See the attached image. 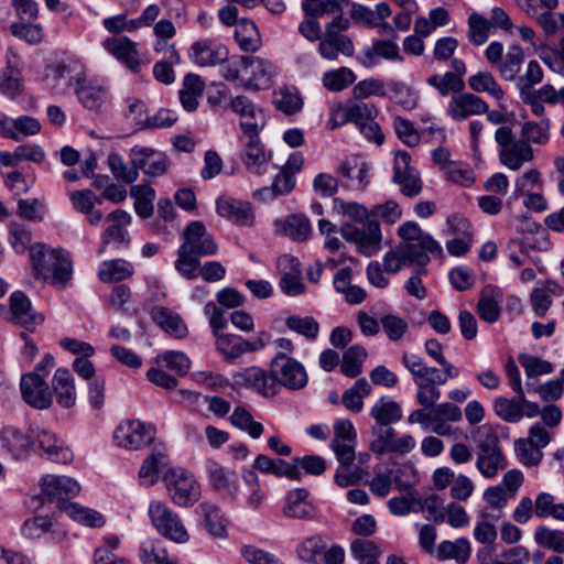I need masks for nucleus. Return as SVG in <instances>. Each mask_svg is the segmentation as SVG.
<instances>
[{
	"label": "nucleus",
	"mask_w": 564,
	"mask_h": 564,
	"mask_svg": "<svg viewBox=\"0 0 564 564\" xmlns=\"http://www.w3.org/2000/svg\"><path fill=\"white\" fill-rule=\"evenodd\" d=\"M400 242L386 252L384 271L398 273L403 267L417 265L424 268L434 258H444L443 248L429 232L422 230L415 221L409 220L398 228Z\"/></svg>",
	"instance_id": "nucleus-1"
},
{
	"label": "nucleus",
	"mask_w": 564,
	"mask_h": 564,
	"mask_svg": "<svg viewBox=\"0 0 564 564\" xmlns=\"http://www.w3.org/2000/svg\"><path fill=\"white\" fill-rule=\"evenodd\" d=\"M183 237L174 268L183 278L194 280L198 276L200 258L216 254L217 243L200 221L189 223Z\"/></svg>",
	"instance_id": "nucleus-2"
},
{
	"label": "nucleus",
	"mask_w": 564,
	"mask_h": 564,
	"mask_svg": "<svg viewBox=\"0 0 564 564\" xmlns=\"http://www.w3.org/2000/svg\"><path fill=\"white\" fill-rule=\"evenodd\" d=\"M31 262L36 279L66 285L72 279L73 268L69 254L62 249H47L43 243L31 247Z\"/></svg>",
	"instance_id": "nucleus-3"
},
{
	"label": "nucleus",
	"mask_w": 564,
	"mask_h": 564,
	"mask_svg": "<svg viewBox=\"0 0 564 564\" xmlns=\"http://www.w3.org/2000/svg\"><path fill=\"white\" fill-rule=\"evenodd\" d=\"M473 435H477L476 468L485 478H495L508 466L507 458L499 445V440L492 429L487 425L478 426Z\"/></svg>",
	"instance_id": "nucleus-4"
},
{
	"label": "nucleus",
	"mask_w": 564,
	"mask_h": 564,
	"mask_svg": "<svg viewBox=\"0 0 564 564\" xmlns=\"http://www.w3.org/2000/svg\"><path fill=\"white\" fill-rule=\"evenodd\" d=\"M495 141L499 145L500 163L511 171H519L534 159L531 144L521 139L517 140L509 126H501L496 130Z\"/></svg>",
	"instance_id": "nucleus-5"
},
{
	"label": "nucleus",
	"mask_w": 564,
	"mask_h": 564,
	"mask_svg": "<svg viewBox=\"0 0 564 564\" xmlns=\"http://www.w3.org/2000/svg\"><path fill=\"white\" fill-rule=\"evenodd\" d=\"M171 500L178 507L194 506L200 498V485L183 468L169 469L163 476Z\"/></svg>",
	"instance_id": "nucleus-6"
},
{
	"label": "nucleus",
	"mask_w": 564,
	"mask_h": 564,
	"mask_svg": "<svg viewBox=\"0 0 564 564\" xmlns=\"http://www.w3.org/2000/svg\"><path fill=\"white\" fill-rule=\"evenodd\" d=\"M152 524L158 532L176 543H185L189 534L180 516L161 501H152L148 509Z\"/></svg>",
	"instance_id": "nucleus-7"
},
{
	"label": "nucleus",
	"mask_w": 564,
	"mask_h": 564,
	"mask_svg": "<svg viewBox=\"0 0 564 564\" xmlns=\"http://www.w3.org/2000/svg\"><path fill=\"white\" fill-rule=\"evenodd\" d=\"M156 429L153 424L140 420H124L113 432V440L119 447L138 451L151 444Z\"/></svg>",
	"instance_id": "nucleus-8"
},
{
	"label": "nucleus",
	"mask_w": 564,
	"mask_h": 564,
	"mask_svg": "<svg viewBox=\"0 0 564 564\" xmlns=\"http://www.w3.org/2000/svg\"><path fill=\"white\" fill-rule=\"evenodd\" d=\"M270 371L275 380V386L281 384L289 390H301L308 381L304 366L296 359L278 352L271 360Z\"/></svg>",
	"instance_id": "nucleus-9"
},
{
	"label": "nucleus",
	"mask_w": 564,
	"mask_h": 564,
	"mask_svg": "<svg viewBox=\"0 0 564 564\" xmlns=\"http://www.w3.org/2000/svg\"><path fill=\"white\" fill-rule=\"evenodd\" d=\"M343 238L357 245L358 250L371 257L381 249L382 234L377 220H368L361 228L352 224H344L340 228Z\"/></svg>",
	"instance_id": "nucleus-10"
},
{
	"label": "nucleus",
	"mask_w": 564,
	"mask_h": 564,
	"mask_svg": "<svg viewBox=\"0 0 564 564\" xmlns=\"http://www.w3.org/2000/svg\"><path fill=\"white\" fill-rule=\"evenodd\" d=\"M106 220L109 225L100 238L99 256L104 254L108 247L121 250L130 245L128 227L132 220L131 215L126 210L117 209L108 214Z\"/></svg>",
	"instance_id": "nucleus-11"
},
{
	"label": "nucleus",
	"mask_w": 564,
	"mask_h": 564,
	"mask_svg": "<svg viewBox=\"0 0 564 564\" xmlns=\"http://www.w3.org/2000/svg\"><path fill=\"white\" fill-rule=\"evenodd\" d=\"M33 448L40 449V455L53 463L67 464L73 460L72 451L64 441L45 429L32 427L30 430Z\"/></svg>",
	"instance_id": "nucleus-12"
},
{
	"label": "nucleus",
	"mask_w": 564,
	"mask_h": 564,
	"mask_svg": "<svg viewBox=\"0 0 564 564\" xmlns=\"http://www.w3.org/2000/svg\"><path fill=\"white\" fill-rule=\"evenodd\" d=\"M20 390L23 400L34 409L45 410L53 403L50 387L37 372L23 375L20 380Z\"/></svg>",
	"instance_id": "nucleus-13"
},
{
	"label": "nucleus",
	"mask_w": 564,
	"mask_h": 564,
	"mask_svg": "<svg viewBox=\"0 0 564 564\" xmlns=\"http://www.w3.org/2000/svg\"><path fill=\"white\" fill-rule=\"evenodd\" d=\"M129 160L137 172L143 171L145 175L155 177L163 175L169 167L166 155L153 148L134 145L130 149Z\"/></svg>",
	"instance_id": "nucleus-14"
},
{
	"label": "nucleus",
	"mask_w": 564,
	"mask_h": 564,
	"mask_svg": "<svg viewBox=\"0 0 564 564\" xmlns=\"http://www.w3.org/2000/svg\"><path fill=\"white\" fill-rule=\"evenodd\" d=\"M236 386L250 389L263 397H272L275 394V380L262 368L257 366L247 367L232 375Z\"/></svg>",
	"instance_id": "nucleus-15"
},
{
	"label": "nucleus",
	"mask_w": 564,
	"mask_h": 564,
	"mask_svg": "<svg viewBox=\"0 0 564 564\" xmlns=\"http://www.w3.org/2000/svg\"><path fill=\"white\" fill-rule=\"evenodd\" d=\"M275 72V66L269 59L258 56H246L245 73L241 76V80L247 88H267L271 84Z\"/></svg>",
	"instance_id": "nucleus-16"
},
{
	"label": "nucleus",
	"mask_w": 564,
	"mask_h": 564,
	"mask_svg": "<svg viewBox=\"0 0 564 564\" xmlns=\"http://www.w3.org/2000/svg\"><path fill=\"white\" fill-rule=\"evenodd\" d=\"M488 110V104L477 95L465 93L453 95L448 101L447 115L455 121H463L471 116L484 115Z\"/></svg>",
	"instance_id": "nucleus-17"
},
{
	"label": "nucleus",
	"mask_w": 564,
	"mask_h": 564,
	"mask_svg": "<svg viewBox=\"0 0 564 564\" xmlns=\"http://www.w3.org/2000/svg\"><path fill=\"white\" fill-rule=\"evenodd\" d=\"M191 59L198 66H215L228 59V48L215 40H200L192 44L188 51Z\"/></svg>",
	"instance_id": "nucleus-18"
},
{
	"label": "nucleus",
	"mask_w": 564,
	"mask_h": 564,
	"mask_svg": "<svg viewBox=\"0 0 564 564\" xmlns=\"http://www.w3.org/2000/svg\"><path fill=\"white\" fill-rule=\"evenodd\" d=\"M239 142L241 145L240 158L247 170L257 175L267 173L271 153L264 151L260 138L239 139Z\"/></svg>",
	"instance_id": "nucleus-19"
},
{
	"label": "nucleus",
	"mask_w": 564,
	"mask_h": 564,
	"mask_svg": "<svg viewBox=\"0 0 564 564\" xmlns=\"http://www.w3.org/2000/svg\"><path fill=\"white\" fill-rule=\"evenodd\" d=\"M410 161L411 156L405 151L395 154L393 182L400 185L405 196L412 197L421 192L422 185L419 173L410 166Z\"/></svg>",
	"instance_id": "nucleus-20"
},
{
	"label": "nucleus",
	"mask_w": 564,
	"mask_h": 564,
	"mask_svg": "<svg viewBox=\"0 0 564 564\" xmlns=\"http://www.w3.org/2000/svg\"><path fill=\"white\" fill-rule=\"evenodd\" d=\"M11 321L26 329H32L43 323L42 314L35 312L25 293L14 291L9 297Z\"/></svg>",
	"instance_id": "nucleus-21"
},
{
	"label": "nucleus",
	"mask_w": 564,
	"mask_h": 564,
	"mask_svg": "<svg viewBox=\"0 0 564 564\" xmlns=\"http://www.w3.org/2000/svg\"><path fill=\"white\" fill-rule=\"evenodd\" d=\"M102 46L109 54L124 64L132 72L138 73L141 69L142 62L139 57L137 43L131 41L129 37H107L104 40Z\"/></svg>",
	"instance_id": "nucleus-22"
},
{
	"label": "nucleus",
	"mask_w": 564,
	"mask_h": 564,
	"mask_svg": "<svg viewBox=\"0 0 564 564\" xmlns=\"http://www.w3.org/2000/svg\"><path fill=\"white\" fill-rule=\"evenodd\" d=\"M170 458L163 446H155L152 452L145 457L140 469L139 480L144 487H151L158 482L160 475L170 469Z\"/></svg>",
	"instance_id": "nucleus-23"
},
{
	"label": "nucleus",
	"mask_w": 564,
	"mask_h": 564,
	"mask_svg": "<svg viewBox=\"0 0 564 564\" xmlns=\"http://www.w3.org/2000/svg\"><path fill=\"white\" fill-rule=\"evenodd\" d=\"M216 212L220 217L239 226H251L254 218L251 205L248 202L230 196L217 198Z\"/></svg>",
	"instance_id": "nucleus-24"
},
{
	"label": "nucleus",
	"mask_w": 564,
	"mask_h": 564,
	"mask_svg": "<svg viewBox=\"0 0 564 564\" xmlns=\"http://www.w3.org/2000/svg\"><path fill=\"white\" fill-rule=\"evenodd\" d=\"M22 90L20 58L13 48L7 51V66L0 72V93L13 99Z\"/></svg>",
	"instance_id": "nucleus-25"
},
{
	"label": "nucleus",
	"mask_w": 564,
	"mask_h": 564,
	"mask_svg": "<svg viewBox=\"0 0 564 564\" xmlns=\"http://www.w3.org/2000/svg\"><path fill=\"white\" fill-rule=\"evenodd\" d=\"M308 491L305 488H296L286 494L282 513L291 519L312 520L315 518V508L307 500Z\"/></svg>",
	"instance_id": "nucleus-26"
},
{
	"label": "nucleus",
	"mask_w": 564,
	"mask_h": 564,
	"mask_svg": "<svg viewBox=\"0 0 564 564\" xmlns=\"http://www.w3.org/2000/svg\"><path fill=\"white\" fill-rule=\"evenodd\" d=\"M368 165L360 156L347 158L337 169V173L345 180V186L362 191L367 187Z\"/></svg>",
	"instance_id": "nucleus-27"
},
{
	"label": "nucleus",
	"mask_w": 564,
	"mask_h": 564,
	"mask_svg": "<svg viewBox=\"0 0 564 564\" xmlns=\"http://www.w3.org/2000/svg\"><path fill=\"white\" fill-rule=\"evenodd\" d=\"M42 492L50 499L64 502L65 497H74L79 494V484L67 476L45 475L41 479Z\"/></svg>",
	"instance_id": "nucleus-28"
},
{
	"label": "nucleus",
	"mask_w": 564,
	"mask_h": 564,
	"mask_svg": "<svg viewBox=\"0 0 564 564\" xmlns=\"http://www.w3.org/2000/svg\"><path fill=\"white\" fill-rule=\"evenodd\" d=\"M263 474H271L275 477H286L291 480H301L303 471L282 458H270L267 455L259 454L253 462L252 468Z\"/></svg>",
	"instance_id": "nucleus-29"
},
{
	"label": "nucleus",
	"mask_w": 564,
	"mask_h": 564,
	"mask_svg": "<svg viewBox=\"0 0 564 564\" xmlns=\"http://www.w3.org/2000/svg\"><path fill=\"white\" fill-rule=\"evenodd\" d=\"M52 389L58 405L64 409L73 408L76 403L74 377L67 368H57L52 378Z\"/></svg>",
	"instance_id": "nucleus-30"
},
{
	"label": "nucleus",
	"mask_w": 564,
	"mask_h": 564,
	"mask_svg": "<svg viewBox=\"0 0 564 564\" xmlns=\"http://www.w3.org/2000/svg\"><path fill=\"white\" fill-rule=\"evenodd\" d=\"M319 55L327 61H337L339 55L351 57L355 53L352 40L344 34H324L318 44Z\"/></svg>",
	"instance_id": "nucleus-31"
},
{
	"label": "nucleus",
	"mask_w": 564,
	"mask_h": 564,
	"mask_svg": "<svg viewBox=\"0 0 564 564\" xmlns=\"http://www.w3.org/2000/svg\"><path fill=\"white\" fill-rule=\"evenodd\" d=\"M402 364L410 371L413 381L424 383L435 382L436 384H445L446 378L442 377V371L435 367H430L417 355L404 352L402 355Z\"/></svg>",
	"instance_id": "nucleus-32"
},
{
	"label": "nucleus",
	"mask_w": 564,
	"mask_h": 564,
	"mask_svg": "<svg viewBox=\"0 0 564 564\" xmlns=\"http://www.w3.org/2000/svg\"><path fill=\"white\" fill-rule=\"evenodd\" d=\"M0 443L17 459L26 457L33 448L31 434H25L13 426H7L1 431Z\"/></svg>",
	"instance_id": "nucleus-33"
},
{
	"label": "nucleus",
	"mask_w": 564,
	"mask_h": 564,
	"mask_svg": "<svg viewBox=\"0 0 564 564\" xmlns=\"http://www.w3.org/2000/svg\"><path fill=\"white\" fill-rule=\"evenodd\" d=\"M379 57L389 61H402L399 46L389 40H375L371 46L364 47L362 55L358 57V61L369 68L378 65Z\"/></svg>",
	"instance_id": "nucleus-34"
},
{
	"label": "nucleus",
	"mask_w": 564,
	"mask_h": 564,
	"mask_svg": "<svg viewBox=\"0 0 564 564\" xmlns=\"http://www.w3.org/2000/svg\"><path fill=\"white\" fill-rule=\"evenodd\" d=\"M502 301L503 294L500 289L491 285L484 288L477 303L479 317L489 324L496 323L500 317Z\"/></svg>",
	"instance_id": "nucleus-35"
},
{
	"label": "nucleus",
	"mask_w": 564,
	"mask_h": 564,
	"mask_svg": "<svg viewBox=\"0 0 564 564\" xmlns=\"http://www.w3.org/2000/svg\"><path fill=\"white\" fill-rule=\"evenodd\" d=\"M204 529L216 539L227 538V521L220 509L212 502H203L196 509Z\"/></svg>",
	"instance_id": "nucleus-36"
},
{
	"label": "nucleus",
	"mask_w": 564,
	"mask_h": 564,
	"mask_svg": "<svg viewBox=\"0 0 564 564\" xmlns=\"http://www.w3.org/2000/svg\"><path fill=\"white\" fill-rule=\"evenodd\" d=\"M279 267L290 265V271L284 272L280 279L279 285L282 292L288 296H296L304 292L305 286L301 278L300 262L288 254H283L278 260Z\"/></svg>",
	"instance_id": "nucleus-37"
},
{
	"label": "nucleus",
	"mask_w": 564,
	"mask_h": 564,
	"mask_svg": "<svg viewBox=\"0 0 564 564\" xmlns=\"http://www.w3.org/2000/svg\"><path fill=\"white\" fill-rule=\"evenodd\" d=\"M275 231L290 237L294 241H304L312 234V226L307 217L291 215L285 219L274 221Z\"/></svg>",
	"instance_id": "nucleus-38"
},
{
	"label": "nucleus",
	"mask_w": 564,
	"mask_h": 564,
	"mask_svg": "<svg viewBox=\"0 0 564 564\" xmlns=\"http://www.w3.org/2000/svg\"><path fill=\"white\" fill-rule=\"evenodd\" d=\"M61 510L77 523L88 528H102L106 523L105 517L99 511L76 502L64 501L61 503Z\"/></svg>",
	"instance_id": "nucleus-39"
},
{
	"label": "nucleus",
	"mask_w": 564,
	"mask_h": 564,
	"mask_svg": "<svg viewBox=\"0 0 564 564\" xmlns=\"http://www.w3.org/2000/svg\"><path fill=\"white\" fill-rule=\"evenodd\" d=\"M76 95L83 106L90 110L98 109L105 99L106 93L99 87L87 83L84 73H78L75 77Z\"/></svg>",
	"instance_id": "nucleus-40"
},
{
	"label": "nucleus",
	"mask_w": 564,
	"mask_h": 564,
	"mask_svg": "<svg viewBox=\"0 0 564 564\" xmlns=\"http://www.w3.org/2000/svg\"><path fill=\"white\" fill-rule=\"evenodd\" d=\"M328 541V538L322 534L307 536L296 545V555L306 563L318 564Z\"/></svg>",
	"instance_id": "nucleus-41"
},
{
	"label": "nucleus",
	"mask_w": 564,
	"mask_h": 564,
	"mask_svg": "<svg viewBox=\"0 0 564 564\" xmlns=\"http://www.w3.org/2000/svg\"><path fill=\"white\" fill-rule=\"evenodd\" d=\"M134 273L133 265L123 259L105 260L98 269V278L104 283L129 279Z\"/></svg>",
	"instance_id": "nucleus-42"
},
{
	"label": "nucleus",
	"mask_w": 564,
	"mask_h": 564,
	"mask_svg": "<svg viewBox=\"0 0 564 564\" xmlns=\"http://www.w3.org/2000/svg\"><path fill=\"white\" fill-rule=\"evenodd\" d=\"M151 314L153 321L166 333L176 338L186 336L187 327L177 314L162 306L153 307Z\"/></svg>",
	"instance_id": "nucleus-43"
},
{
	"label": "nucleus",
	"mask_w": 564,
	"mask_h": 564,
	"mask_svg": "<svg viewBox=\"0 0 564 564\" xmlns=\"http://www.w3.org/2000/svg\"><path fill=\"white\" fill-rule=\"evenodd\" d=\"M370 415L375 423L391 425L402 417L401 405L390 398H380L371 408Z\"/></svg>",
	"instance_id": "nucleus-44"
},
{
	"label": "nucleus",
	"mask_w": 564,
	"mask_h": 564,
	"mask_svg": "<svg viewBox=\"0 0 564 564\" xmlns=\"http://www.w3.org/2000/svg\"><path fill=\"white\" fill-rule=\"evenodd\" d=\"M523 62V50L519 45H510L497 70L505 80L513 82L518 78Z\"/></svg>",
	"instance_id": "nucleus-45"
},
{
	"label": "nucleus",
	"mask_w": 564,
	"mask_h": 564,
	"mask_svg": "<svg viewBox=\"0 0 564 564\" xmlns=\"http://www.w3.org/2000/svg\"><path fill=\"white\" fill-rule=\"evenodd\" d=\"M494 410L498 417L507 423H518L524 417L521 409L520 397L514 398L498 397L494 402Z\"/></svg>",
	"instance_id": "nucleus-46"
},
{
	"label": "nucleus",
	"mask_w": 564,
	"mask_h": 564,
	"mask_svg": "<svg viewBox=\"0 0 564 564\" xmlns=\"http://www.w3.org/2000/svg\"><path fill=\"white\" fill-rule=\"evenodd\" d=\"M235 39L239 47L245 52H256L261 45L259 31L256 24L249 20L238 22Z\"/></svg>",
	"instance_id": "nucleus-47"
},
{
	"label": "nucleus",
	"mask_w": 564,
	"mask_h": 564,
	"mask_svg": "<svg viewBox=\"0 0 564 564\" xmlns=\"http://www.w3.org/2000/svg\"><path fill=\"white\" fill-rule=\"evenodd\" d=\"M216 348L225 357L226 360H235L239 358L247 349V339L235 334H221L216 337Z\"/></svg>",
	"instance_id": "nucleus-48"
},
{
	"label": "nucleus",
	"mask_w": 564,
	"mask_h": 564,
	"mask_svg": "<svg viewBox=\"0 0 564 564\" xmlns=\"http://www.w3.org/2000/svg\"><path fill=\"white\" fill-rule=\"evenodd\" d=\"M242 479L247 487V507L252 510L259 509L267 499V492L260 484L258 474L253 469H246L242 471Z\"/></svg>",
	"instance_id": "nucleus-49"
},
{
	"label": "nucleus",
	"mask_w": 564,
	"mask_h": 564,
	"mask_svg": "<svg viewBox=\"0 0 564 564\" xmlns=\"http://www.w3.org/2000/svg\"><path fill=\"white\" fill-rule=\"evenodd\" d=\"M207 477L216 490L228 492L232 498L238 496V486L227 475L225 468L215 460L206 462Z\"/></svg>",
	"instance_id": "nucleus-50"
},
{
	"label": "nucleus",
	"mask_w": 564,
	"mask_h": 564,
	"mask_svg": "<svg viewBox=\"0 0 564 564\" xmlns=\"http://www.w3.org/2000/svg\"><path fill=\"white\" fill-rule=\"evenodd\" d=\"M140 561L143 564H178L177 560L167 554L160 542L145 540L140 546Z\"/></svg>",
	"instance_id": "nucleus-51"
},
{
	"label": "nucleus",
	"mask_w": 564,
	"mask_h": 564,
	"mask_svg": "<svg viewBox=\"0 0 564 564\" xmlns=\"http://www.w3.org/2000/svg\"><path fill=\"white\" fill-rule=\"evenodd\" d=\"M468 86L475 93H487L497 100L503 98L505 93L494 75L488 70L478 72L468 78Z\"/></svg>",
	"instance_id": "nucleus-52"
},
{
	"label": "nucleus",
	"mask_w": 564,
	"mask_h": 564,
	"mask_svg": "<svg viewBox=\"0 0 564 564\" xmlns=\"http://www.w3.org/2000/svg\"><path fill=\"white\" fill-rule=\"evenodd\" d=\"M388 97L405 110H413L417 107L419 96L406 84L398 80L387 83Z\"/></svg>",
	"instance_id": "nucleus-53"
},
{
	"label": "nucleus",
	"mask_w": 564,
	"mask_h": 564,
	"mask_svg": "<svg viewBox=\"0 0 564 564\" xmlns=\"http://www.w3.org/2000/svg\"><path fill=\"white\" fill-rule=\"evenodd\" d=\"M371 391L369 382L365 378L356 380L354 386L343 393V405L354 412L359 413L364 408V398Z\"/></svg>",
	"instance_id": "nucleus-54"
},
{
	"label": "nucleus",
	"mask_w": 564,
	"mask_h": 564,
	"mask_svg": "<svg viewBox=\"0 0 564 564\" xmlns=\"http://www.w3.org/2000/svg\"><path fill=\"white\" fill-rule=\"evenodd\" d=\"M426 83L434 87L441 96L457 95L465 89L463 78L451 72H446L444 75L434 74L426 79Z\"/></svg>",
	"instance_id": "nucleus-55"
},
{
	"label": "nucleus",
	"mask_w": 564,
	"mask_h": 564,
	"mask_svg": "<svg viewBox=\"0 0 564 564\" xmlns=\"http://www.w3.org/2000/svg\"><path fill=\"white\" fill-rule=\"evenodd\" d=\"M437 556L442 560L453 558L459 564H464L470 556V543L460 538L456 541H443L437 549Z\"/></svg>",
	"instance_id": "nucleus-56"
},
{
	"label": "nucleus",
	"mask_w": 564,
	"mask_h": 564,
	"mask_svg": "<svg viewBox=\"0 0 564 564\" xmlns=\"http://www.w3.org/2000/svg\"><path fill=\"white\" fill-rule=\"evenodd\" d=\"M367 358V351L362 346L349 347L343 356L340 371L348 378H355L362 371V364Z\"/></svg>",
	"instance_id": "nucleus-57"
},
{
	"label": "nucleus",
	"mask_w": 564,
	"mask_h": 564,
	"mask_svg": "<svg viewBox=\"0 0 564 564\" xmlns=\"http://www.w3.org/2000/svg\"><path fill=\"white\" fill-rule=\"evenodd\" d=\"M356 80L355 73L348 67H339L323 74V86L329 91H341Z\"/></svg>",
	"instance_id": "nucleus-58"
},
{
	"label": "nucleus",
	"mask_w": 564,
	"mask_h": 564,
	"mask_svg": "<svg viewBox=\"0 0 564 564\" xmlns=\"http://www.w3.org/2000/svg\"><path fill=\"white\" fill-rule=\"evenodd\" d=\"M230 422L235 427L248 433L252 438H259L264 431L263 425L260 422L253 421L251 413L242 406H237L234 410Z\"/></svg>",
	"instance_id": "nucleus-59"
},
{
	"label": "nucleus",
	"mask_w": 564,
	"mask_h": 564,
	"mask_svg": "<svg viewBox=\"0 0 564 564\" xmlns=\"http://www.w3.org/2000/svg\"><path fill=\"white\" fill-rule=\"evenodd\" d=\"M285 325L290 330L302 335L308 340L317 338L319 333V324L312 316L291 315L286 317Z\"/></svg>",
	"instance_id": "nucleus-60"
},
{
	"label": "nucleus",
	"mask_w": 564,
	"mask_h": 564,
	"mask_svg": "<svg viewBox=\"0 0 564 564\" xmlns=\"http://www.w3.org/2000/svg\"><path fill=\"white\" fill-rule=\"evenodd\" d=\"M550 120L542 118L540 121H527L522 126V141L529 144H545L550 139Z\"/></svg>",
	"instance_id": "nucleus-61"
},
{
	"label": "nucleus",
	"mask_w": 564,
	"mask_h": 564,
	"mask_svg": "<svg viewBox=\"0 0 564 564\" xmlns=\"http://www.w3.org/2000/svg\"><path fill=\"white\" fill-rule=\"evenodd\" d=\"M491 22L478 13H471L468 17L467 37L475 46L485 44L489 36Z\"/></svg>",
	"instance_id": "nucleus-62"
},
{
	"label": "nucleus",
	"mask_w": 564,
	"mask_h": 564,
	"mask_svg": "<svg viewBox=\"0 0 564 564\" xmlns=\"http://www.w3.org/2000/svg\"><path fill=\"white\" fill-rule=\"evenodd\" d=\"M535 542L557 553L564 552V531L552 530L545 525H539L534 531Z\"/></svg>",
	"instance_id": "nucleus-63"
},
{
	"label": "nucleus",
	"mask_w": 564,
	"mask_h": 564,
	"mask_svg": "<svg viewBox=\"0 0 564 564\" xmlns=\"http://www.w3.org/2000/svg\"><path fill=\"white\" fill-rule=\"evenodd\" d=\"M373 440L370 442V449L377 455L388 453L395 435V431L390 425L377 424L371 426Z\"/></svg>",
	"instance_id": "nucleus-64"
}]
</instances>
